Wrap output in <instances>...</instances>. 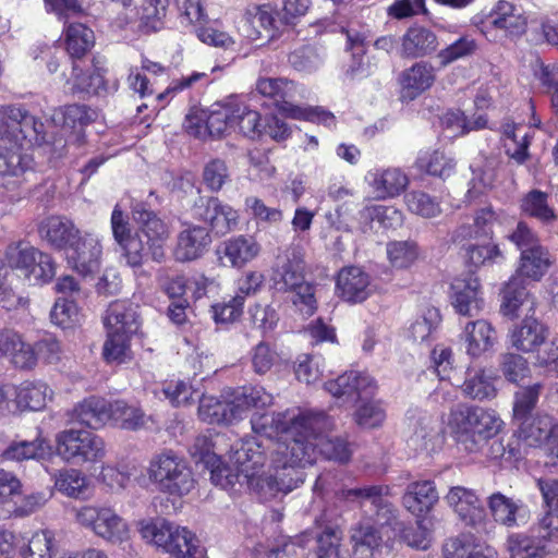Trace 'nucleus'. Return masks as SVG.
Masks as SVG:
<instances>
[{
	"instance_id": "obj_1",
	"label": "nucleus",
	"mask_w": 558,
	"mask_h": 558,
	"mask_svg": "<svg viewBox=\"0 0 558 558\" xmlns=\"http://www.w3.org/2000/svg\"><path fill=\"white\" fill-rule=\"evenodd\" d=\"M49 144L44 123L25 108L7 106L0 109V174L17 175L26 168L22 142Z\"/></svg>"
},
{
	"instance_id": "obj_2",
	"label": "nucleus",
	"mask_w": 558,
	"mask_h": 558,
	"mask_svg": "<svg viewBox=\"0 0 558 558\" xmlns=\"http://www.w3.org/2000/svg\"><path fill=\"white\" fill-rule=\"evenodd\" d=\"M132 214L140 225V231L119 245L126 263L131 267H140L148 255L153 260L161 263L165 259L163 246L169 238L167 225L143 203L136 204Z\"/></svg>"
},
{
	"instance_id": "obj_3",
	"label": "nucleus",
	"mask_w": 558,
	"mask_h": 558,
	"mask_svg": "<svg viewBox=\"0 0 558 558\" xmlns=\"http://www.w3.org/2000/svg\"><path fill=\"white\" fill-rule=\"evenodd\" d=\"M448 423L456 434L458 445L470 453L483 451L502 426L495 411L464 404L450 411Z\"/></svg>"
},
{
	"instance_id": "obj_4",
	"label": "nucleus",
	"mask_w": 558,
	"mask_h": 558,
	"mask_svg": "<svg viewBox=\"0 0 558 558\" xmlns=\"http://www.w3.org/2000/svg\"><path fill=\"white\" fill-rule=\"evenodd\" d=\"M271 281L278 292H293L292 302L305 315L317 308L315 288L305 281L301 248L290 246L278 254L272 268Z\"/></svg>"
},
{
	"instance_id": "obj_5",
	"label": "nucleus",
	"mask_w": 558,
	"mask_h": 558,
	"mask_svg": "<svg viewBox=\"0 0 558 558\" xmlns=\"http://www.w3.org/2000/svg\"><path fill=\"white\" fill-rule=\"evenodd\" d=\"M198 416L208 424H231L241 420L250 408H265L272 403V396L263 387H242L230 401L215 397L197 396Z\"/></svg>"
},
{
	"instance_id": "obj_6",
	"label": "nucleus",
	"mask_w": 558,
	"mask_h": 558,
	"mask_svg": "<svg viewBox=\"0 0 558 558\" xmlns=\"http://www.w3.org/2000/svg\"><path fill=\"white\" fill-rule=\"evenodd\" d=\"M141 536L161 548L172 558H205L195 534L162 518L140 522Z\"/></svg>"
},
{
	"instance_id": "obj_7",
	"label": "nucleus",
	"mask_w": 558,
	"mask_h": 558,
	"mask_svg": "<svg viewBox=\"0 0 558 558\" xmlns=\"http://www.w3.org/2000/svg\"><path fill=\"white\" fill-rule=\"evenodd\" d=\"M148 478L158 492L178 497L189 494L195 484L187 461L172 450H163L151 458Z\"/></svg>"
},
{
	"instance_id": "obj_8",
	"label": "nucleus",
	"mask_w": 558,
	"mask_h": 558,
	"mask_svg": "<svg viewBox=\"0 0 558 558\" xmlns=\"http://www.w3.org/2000/svg\"><path fill=\"white\" fill-rule=\"evenodd\" d=\"M326 421V426L322 428L314 425L288 432L280 440L274 444L271 461L291 463L301 468L313 464L318 457L317 436L332 427V422L327 414Z\"/></svg>"
},
{
	"instance_id": "obj_9",
	"label": "nucleus",
	"mask_w": 558,
	"mask_h": 558,
	"mask_svg": "<svg viewBox=\"0 0 558 558\" xmlns=\"http://www.w3.org/2000/svg\"><path fill=\"white\" fill-rule=\"evenodd\" d=\"M326 413L324 411H302L294 414L290 411L255 413L251 417V426L255 434L265 436L267 442L274 446V438L280 440L288 432L298 430L301 427L326 426Z\"/></svg>"
},
{
	"instance_id": "obj_10",
	"label": "nucleus",
	"mask_w": 558,
	"mask_h": 558,
	"mask_svg": "<svg viewBox=\"0 0 558 558\" xmlns=\"http://www.w3.org/2000/svg\"><path fill=\"white\" fill-rule=\"evenodd\" d=\"M0 262L3 267L19 270L31 284L46 283L56 275L52 257L26 242L8 245Z\"/></svg>"
},
{
	"instance_id": "obj_11",
	"label": "nucleus",
	"mask_w": 558,
	"mask_h": 558,
	"mask_svg": "<svg viewBox=\"0 0 558 558\" xmlns=\"http://www.w3.org/2000/svg\"><path fill=\"white\" fill-rule=\"evenodd\" d=\"M56 449L58 454L76 463L95 462L105 456L104 440L86 429H65L57 434Z\"/></svg>"
},
{
	"instance_id": "obj_12",
	"label": "nucleus",
	"mask_w": 558,
	"mask_h": 558,
	"mask_svg": "<svg viewBox=\"0 0 558 558\" xmlns=\"http://www.w3.org/2000/svg\"><path fill=\"white\" fill-rule=\"evenodd\" d=\"M266 449H269V445H265L257 437L241 439L232 445L229 461L234 473L232 470H226L227 484H235V481L242 478L244 474L260 472L267 459Z\"/></svg>"
},
{
	"instance_id": "obj_13",
	"label": "nucleus",
	"mask_w": 558,
	"mask_h": 558,
	"mask_svg": "<svg viewBox=\"0 0 558 558\" xmlns=\"http://www.w3.org/2000/svg\"><path fill=\"white\" fill-rule=\"evenodd\" d=\"M81 525L97 536L112 543H122L128 537L125 521L110 507L85 506L77 511Z\"/></svg>"
},
{
	"instance_id": "obj_14",
	"label": "nucleus",
	"mask_w": 558,
	"mask_h": 558,
	"mask_svg": "<svg viewBox=\"0 0 558 558\" xmlns=\"http://www.w3.org/2000/svg\"><path fill=\"white\" fill-rule=\"evenodd\" d=\"M21 481L12 473L0 471V520L28 515L41 508L48 500L45 493H32L26 495L21 505L14 500L21 495Z\"/></svg>"
},
{
	"instance_id": "obj_15",
	"label": "nucleus",
	"mask_w": 558,
	"mask_h": 558,
	"mask_svg": "<svg viewBox=\"0 0 558 558\" xmlns=\"http://www.w3.org/2000/svg\"><path fill=\"white\" fill-rule=\"evenodd\" d=\"M181 228L173 250L175 260L186 263L201 258L213 241L209 229L190 221H183Z\"/></svg>"
},
{
	"instance_id": "obj_16",
	"label": "nucleus",
	"mask_w": 558,
	"mask_h": 558,
	"mask_svg": "<svg viewBox=\"0 0 558 558\" xmlns=\"http://www.w3.org/2000/svg\"><path fill=\"white\" fill-rule=\"evenodd\" d=\"M325 389L336 398L355 402L372 397L377 385L367 373L351 369L325 383Z\"/></svg>"
},
{
	"instance_id": "obj_17",
	"label": "nucleus",
	"mask_w": 558,
	"mask_h": 558,
	"mask_svg": "<svg viewBox=\"0 0 558 558\" xmlns=\"http://www.w3.org/2000/svg\"><path fill=\"white\" fill-rule=\"evenodd\" d=\"M450 300L460 315H478L484 306L480 279L471 271L454 278L451 283Z\"/></svg>"
},
{
	"instance_id": "obj_18",
	"label": "nucleus",
	"mask_w": 558,
	"mask_h": 558,
	"mask_svg": "<svg viewBox=\"0 0 558 558\" xmlns=\"http://www.w3.org/2000/svg\"><path fill=\"white\" fill-rule=\"evenodd\" d=\"M184 128L190 135L196 138L220 137L227 129H234L233 107L225 106L214 110L206 119L189 114L186 116Z\"/></svg>"
},
{
	"instance_id": "obj_19",
	"label": "nucleus",
	"mask_w": 558,
	"mask_h": 558,
	"mask_svg": "<svg viewBox=\"0 0 558 558\" xmlns=\"http://www.w3.org/2000/svg\"><path fill=\"white\" fill-rule=\"evenodd\" d=\"M102 248L89 233L80 235L66 253L69 264L83 277L92 276L100 268Z\"/></svg>"
},
{
	"instance_id": "obj_20",
	"label": "nucleus",
	"mask_w": 558,
	"mask_h": 558,
	"mask_svg": "<svg viewBox=\"0 0 558 558\" xmlns=\"http://www.w3.org/2000/svg\"><path fill=\"white\" fill-rule=\"evenodd\" d=\"M338 295L348 303H362L372 293L369 276L360 267L342 268L336 283Z\"/></svg>"
},
{
	"instance_id": "obj_21",
	"label": "nucleus",
	"mask_w": 558,
	"mask_h": 558,
	"mask_svg": "<svg viewBox=\"0 0 558 558\" xmlns=\"http://www.w3.org/2000/svg\"><path fill=\"white\" fill-rule=\"evenodd\" d=\"M389 490L390 488L387 485L355 487L341 489L338 493V498L360 507L369 502L376 509L377 515H383L385 522H388L392 517V505L385 499V496L389 495Z\"/></svg>"
},
{
	"instance_id": "obj_22",
	"label": "nucleus",
	"mask_w": 558,
	"mask_h": 558,
	"mask_svg": "<svg viewBox=\"0 0 558 558\" xmlns=\"http://www.w3.org/2000/svg\"><path fill=\"white\" fill-rule=\"evenodd\" d=\"M439 500L438 490L433 481H415L410 483L402 496L403 507L417 519L429 513Z\"/></svg>"
},
{
	"instance_id": "obj_23",
	"label": "nucleus",
	"mask_w": 558,
	"mask_h": 558,
	"mask_svg": "<svg viewBox=\"0 0 558 558\" xmlns=\"http://www.w3.org/2000/svg\"><path fill=\"white\" fill-rule=\"evenodd\" d=\"M518 425L512 434L520 439L521 449L523 446L539 447L544 444L549 445L551 439L557 436L558 427L551 424L547 417H524L514 420Z\"/></svg>"
},
{
	"instance_id": "obj_24",
	"label": "nucleus",
	"mask_w": 558,
	"mask_h": 558,
	"mask_svg": "<svg viewBox=\"0 0 558 558\" xmlns=\"http://www.w3.org/2000/svg\"><path fill=\"white\" fill-rule=\"evenodd\" d=\"M256 90L266 97L272 98L280 111L288 117L300 119L302 108L291 104L295 95V85L287 78H260L256 84Z\"/></svg>"
},
{
	"instance_id": "obj_25",
	"label": "nucleus",
	"mask_w": 558,
	"mask_h": 558,
	"mask_svg": "<svg viewBox=\"0 0 558 558\" xmlns=\"http://www.w3.org/2000/svg\"><path fill=\"white\" fill-rule=\"evenodd\" d=\"M111 402L100 397H89L77 403L70 412L72 422L97 429L110 421Z\"/></svg>"
},
{
	"instance_id": "obj_26",
	"label": "nucleus",
	"mask_w": 558,
	"mask_h": 558,
	"mask_svg": "<svg viewBox=\"0 0 558 558\" xmlns=\"http://www.w3.org/2000/svg\"><path fill=\"white\" fill-rule=\"evenodd\" d=\"M466 525H475L483 518V507L475 492L463 486L451 487L445 497Z\"/></svg>"
},
{
	"instance_id": "obj_27",
	"label": "nucleus",
	"mask_w": 558,
	"mask_h": 558,
	"mask_svg": "<svg viewBox=\"0 0 558 558\" xmlns=\"http://www.w3.org/2000/svg\"><path fill=\"white\" fill-rule=\"evenodd\" d=\"M437 36L423 26L410 27L402 36L400 56L416 59L428 56L437 50Z\"/></svg>"
},
{
	"instance_id": "obj_28",
	"label": "nucleus",
	"mask_w": 558,
	"mask_h": 558,
	"mask_svg": "<svg viewBox=\"0 0 558 558\" xmlns=\"http://www.w3.org/2000/svg\"><path fill=\"white\" fill-rule=\"evenodd\" d=\"M0 357L10 359L17 368L29 369L35 366L32 345L24 342L13 330H0Z\"/></svg>"
},
{
	"instance_id": "obj_29",
	"label": "nucleus",
	"mask_w": 558,
	"mask_h": 558,
	"mask_svg": "<svg viewBox=\"0 0 558 558\" xmlns=\"http://www.w3.org/2000/svg\"><path fill=\"white\" fill-rule=\"evenodd\" d=\"M547 328L533 317H525L510 336L513 348L522 352H534L547 339Z\"/></svg>"
},
{
	"instance_id": "obj_30",
	"label": "nucleus",
	"mask_w": 558,
	"mask_h": 558,
	"mask_svg": "<svg viewBox=\"0 0 558 558\" xmlns=\"http://www.w3.org/2000/svg\"><path fill=\"white\" fill-rule=\"evenodd\" d=\"M485 24L504 31L506 36L511 38L522 36L527 26L526 19L514 13L513 5L506 1L498 2L496 11L489 14Z\"/></svg>"
},
{
	"instance_id": "obj_31",
	"label": "nucleus",
	"mask_w": 558,
	"mask_h": 558,
	"mask_svg": "<svg viewBox=\"0 0 558 558\" xmlns=\"http://www.w3.org/2000/svg\"><path fill=\"white\" fill-rule=\"evenodd\" d=\"M105 326L107 330L121 333H136L140 328L136 308L126 301L111 303L107 310Z\"/></svg>"
},
{
	"instance_id": "obj_32",
	"label": "nucleus",
	"mask_w": 558,
	"mask_h": 558,
	"mask_svg": "<svg viewBox=\"0 0 558 558\" xmlns=\"http://www.w3.org/2000/svg\"><path fill=\"white\" fill-rule=\"evenodd\" d=\"M51 456V445L40 436L33 440H14L1 453L2 459L13 461L47 460Z\"/></svg>"
},
{
	"instance_id": "obj_33",
	"label": "nucleus",
	"mask_w": 558,
	"mask_h": 558,
	"mask_svg": "<svg viewBox=\"0 0 558 558\" xmlns=\"http://www.w3.org/2000/svg\"><path fill=\"white\" fill-rule=\"evenodd\" d=\"M45 239L56 248H69L81 235L74 223L62 217H50L41 228Z\"/></svg>"
},
{
	"instance_id": "obj_34",
	"label": "nucleus",
	"mask_w": 558,
	"mask_h": 558,
	"mask_svg": "<svg viewBox=\"0 0 558 558\" xmlns=\"http://www.w3.org/2000/svg\"><path fill=\"white\" fill-rule=\"evenodd\" d=\"M487 506L494 520L507 527L518 525V519L524 510V504L521 499H513L497 492L488 497Z\"/></svg>"
},
{
	"instance_id": "obj_35",
	"label": "nucleus",
	"mask_w": 558,
	"mask_h": 558,
	"mask_svg": "<svg viewBox=\"0 0 558 558\" xmlns=\"http://www.w3.org/2000/svg\"><path fill=\"white\" fill-rule=\"evenodd\" d=\"M465 397L477 400H492L497 396L494 378L484 368H468L461 386Z\"/></svg>"
},
{
	"instance_id": "obj_36",
	"label": "nucleus",
	"mask_w": 558,
	"mask_h": 558,
	"mask_svg": "<svg viewBox=\"0 0 558 558\" xmlns=\"http://www.w3.org/2000/svg\"><path fill=\"white\" fill-rule=\"evenodd\" d=\"M464 335L468 342V354L473 357H477L489 350L497 338L492 325L483 319L468 323Z\"/></svg>"
},
{
	"instance_id": "obj_37",
	"label": "nucleus",
	"mask_w": 558,
	"mask_h": 558,
	"mask_svg": "<svg viewBox=\"0 0 558 558\" xmlns=\"http://www.w3.org/2000/svg\"><path fill=\"white\" fill-rule=\"evenodd\" d=\"M527 283L521 280L519 276H512L502 289V301L500 311L505 316L515 317L520 307L530 304L533 307L534 302L530 300Z\"/></svg>"
},
{
	"instance_id": "obj_38",
	"label": "nucleus",
	"mask_w": 558,
	"mask_h": 558,
	"mask_svg": "<svg viewBox=\"0 0 558 558\" xmlns=\"http://www.w3.org/2000/svg\"><path fill=\"white\" fill-rule=\"evenodd\" d=\"M550 265L548 252L541 245L521 253L520 267L513 276L526 282L538 281Z\"/></svg>"
},
{
	"instance_id": "obj_39",
	"label": "nucleus",
	"mask_w": 558,
	"mask_h": 558,
	"mask_svg": "<svg viewBox=\"0 0 558 558\" xmlns=\"http://www.w3.org/2000/svg\"><path fill=\"white\" fill-rule=\"evenodd\" d=\"M259 244L252 236L239 235L223 243V258L232 267L241 268L259 253Z\"/></svg>"
},
{
	"instance_id": "obj_40",
	"label": "nucleus",
	"mask_w": 558,
	"mask_h": 558,
	"mask_svg": "<svg viewBox=\"0 0 558 558\" xmlns=\"http://www.w3.org/2000/svg\"><path fill=\"white\" fill-rule=\"evenodd\" d=\"M353 544V555L359 558H369L375 549L383 543L379 529L369 523H360L351 529L350 535Z\"/></svg>"
},
{
	"instance_id": "obj_41",
	"label": "nucleus",
	"mask_w": 558,
	"mask_h": 558,
	"mask_svg": "<svg viewBox=\"0 0 558 558\" xmlns=\"http://www.w3.org/2000/svg\"><path fill=\"white\" fill-rule=\"evenodd\" d=\"M64 40L70 57L81 59L94 47L95 35L86 25L71 23L65 29Z\"/></svg>"
},
{
	"instance_id": "obj_42",
	"label": "nucleus",
	"mask_w": 558,
	"mask_h": 558,
	"mask_svg": "<svg viewBox=\"0 0 558 558\" xmlns=\"http://www.w3.org/2000/svg\"><path fill=\"white\" fill-rule=\"evenodd\" d=\"M372 177L371 185L379 198L399 195L409 182L407 175L397 168L373 173Z\"/></svg>"
},
{
	"instance_id": "obj_43",
	"label": "nucleus",
	"mask_w": 558,
	"mask_h": 558,
	"mask_svg": "<svg viewBox=\"0 0 558 558\" xmlns=\"http://www.w3.org/2000/svg\"><path fill=\"white\" fill-rule=\"evenodd\" d=\"M147 420V415L138 407L128 404L123 400L111 402L110 421L122 429L137 430L146 425Z\"/></svg>"
},
{
	"instance_id": "obj_44",
	"label": "nucleus",
	"mask_w": 558,
	"mask_h": 558,
	"mask_svg": "<svg viewBox=\"0 0 558 558\" xmlns=\"http://www.w3.org/2000/svg\"><path fill=\"white\" fill-rule=\"evenodd\" d=\"M435 82V73L432 65L417 62L401 74L400 83L412 96H416L428 89Z\"/></svg>"
},
{
	"instance_id": "obj_45",
	"label": "nucleus",
	"mask_w": 558,
	"mask_h": 558,
	"mask_svg": "<svg viewBox=\"0 0 558 558\" xmlns=\"http://www.w3.org/2000/svg\"><path fill=\"white\" fill-rule=\"evenodd\" d=\"M251 24L256 33V39L270 43L279 36L284 22L277 19V13L270 7L260 5L256 8Z\"/></svg>"
},
{
	"instance_id": "obj_46",
	"label": "nucleus",
	"mask_w": 558,
	"mask_h": 558,
	"mask_svg": "<svg viewBox=\"0 0 558 558\" xmlns=\"http://www.w3.org/2000/svg\"><path fill=\"white\" fill-rule=\"evenodd\" d=\"M235 483L246 485L262 501H268L281 493L276 472L272 475L259 474V472L244 474Z\"/></svg>"
},
{
	"instance_id": "obj_47",
	"label": "nucleus",
	"mask_w": 558,
	"mask_h": 558,
	"mask_svg": "<svg viewBox=\"0 0 558 558\" xmlns=\"http://www.w3.org/2000/svg\"><path fill=\"white\" fill-rule=\"evenodd\" d=\"M507 543L511 558H544L547 554L545 544L536 536L517 533L510 535Z\"/></svg>"
},
{
	"instance_id": "obj_48",
	"label": "nucleus",
	"mask_w": 558,
	"mask_h": 558,
	"mask_svg": "<svg viewBox=\"0 0 558 558\" xmlns=\"http://www.w3.org/2000/svg\"><path fill=\"white\" fill-rule=\"evenodd\" d=\"M485 456L492 460H505L508 462L518 461L523 457L520 439L510 435L508 437H493L485 446Z\"/></svg>"
},
{
	"instance_id": "obj_49",
	"label": "nucleus",
	"mask_w": 558,
	"mask_h": 558,
	"mask_svg": "<svg viewBox=\"0 0 558 558\" xmlns=\"http://www.w3.org/2000/svg\"><path fill=\"white\" fill-rule=\"evenodd\" d=\"M445 558H497L489 547L475 545L461 537L450 538L444 546Z\"/></svg>"
},
{
	"instance_id": "obj_50",
	"label": "nucleus",
	"mask_w": 558,
	"mask_h": 558,
	"mask_svg": "<svg viewBox=\"0 0 558 558\" xmlns=\"http://www.w3.org/2000/svg\"><path fill=\"white\" fill-rule=\"evenodd\" d=\"M521 208L526 215L544 223L556 219L554 209L548 205V194L539 190L530 191L522 199Z\"/></svg>"
},
{
	"instance_id": "obj_51",
	"label": "nucleus",
	"mask_w": 558,
	"mask_h": 558,
	"mask_svg": "<svg viewBox=\"0 0 558 558\" xmlns=\"http://www.w3.org/2000/svg\"><path fill=\"white\" fill-rule=\"evenodd\" d=\"M542 390L543 385L535 383L530 386L520 387L514 392L513 421L533 416L532 414L537 405Z\"/></svg>"
},
{
	"instance_id": "obj_52",
	"label": "nucleus",
	"mask_w": 558,
	"mask_h": 558,
	"mask_svg": "<svg viewBox=\"0 0 558 558\" xmlns=\"http://www.w3.org/2000/svg\"><path fill=\"white\" fill-rule=\"evenodd\" d=\"M50 390L45 383H24L16 395L20 407L38 411L46 407Z\"/></svg>"
},
{
	"instance_id": "obj_53",
	"label": "nucleus",
	"mask_w": 558,
	"mask_h": 558,
	"mask_svg": "<svg viewBox=\"0 0 558 558\" xmlns=\"http://www.w3.org/2000/svg\"><path fill=\"white\" fill-rule=\"evenodd\" d=\"M56 488L72 498L85 497L87 481L81 471L75 469L62 470L56 475Z\"/></svg>"
},
{
	"instance_id": "obj_54",
	"label": "nucleus",
	"mask_w": 558,
	"mask_h": 558,
	"mask_svg": "<svg viewBox=\"0 0 558 558\" xmlns=\"http://www.w3.org/2000/svg\"><path fill=\"white\" fill-rule=\"evenodd\" d=\"M326 432H322L317 436V450L328 460H335L341 463L348 462L351 458L352 451L350 444L341 437L325 436Z\"/></svg>"
},
{
	"instance_id": "obj_55",
	"label": "nucleus",
	"mask_w": 558,
	"mask_h": 558,
	"mask_svg": "<svg viewBox=\"0 0 558 558\" xmlns=\"http://www.w3.org/2000/svg\"><path fill=\"white\" fill-rule=\"evenodd\" d=\"M52 121L56 124H62L63 128L75 129L90 123L93 113L87 106L73 104L56 110L52 114Z\"/></svg>"
},
{
	"instance_id": "obj_56",
	"label": "nucleus",
	"mask_w": 558,
	"mask_h": 558,
	"mask_svg": "<svg viewBox=\"0 0 558 558\" xmlns=\"http://www.w3.org/2000/svg\"><path fill=\"white\" fill-rule=\"evenodd\" d=\"M233 123L234 129L238 128L240 133L251 138L259 136L264 128L260 114L243 104L233 107Z\"/></svg>"
},
{
	"instance_id": "obj_57",
	"label": "nucleus",
	"mask_w": 558,
	"mask_h": 558,
	"mask_svg": "<svg viewBox=\"0 0 558 558\" xmlns=\"http://www.w3.org/2000/svg\"><path fill=\"white\" fill-rule=\"evenodd\" d=\"M68 83L72 85L73 94H98L99 89L104 87L105 81L98 71L85 73L76 62H73L72 78Z\"/></svg>"
},
{
	"instance_id": "obj_58",
	"label": "nucleus",
	"mask_w": 558,
	"mask_h": 558,
	"mask_svg": "<svg viewBox=\"0 0 558 558\" xmlns=\"http://www.w3.org/2000/svg\"><path fill=\"white\" fill-rule=\"evenodd\" d=\"M408 209L424 218H434L441 213L438 199L423 191H411L404 196Z\"/></svg>"
},
{
	"instance_id": "obj_59",
	"label": "nucleus",
	"mask_w": 558,
	"mask_h": 558,
	"mask_svg": "<svg viewBox=\"0 0 558 558\" xmlns=\"http://www.w3.org/2000/svg\"><path fill=\"white\" fill-rule=\"evenodd\" d=\"M170 0H144L141 7V25L146 32H156L162 25Z\"/></svg>"
},
{
	"instance_id": "obj_60",
	"label": "nucleus",
	"mask_w": 558,
	"mask_h": 558,
	"mask_svg": "<svg viewBox=\"0 0 558 558\" xmlns=\"http://www.w3.org/2000/svg\"><path fill=\"white\" fill-rule=\"evenodd\" d=\"M132 333H121L107 330V340L104 343L102 356L107 362L122 363L130 351Z\"/></svg>"
},
{
	"instance_id": "obj_61",
	"label": "nucleus",
	"mask_w": 558,
	"mask_h": 558,
	"mask_svg": "<svg viewBox=\"0 0 558 558\" xmlns=\"http://www.w3.org/2000/svg\"><path fill=\"white\" fill-rule=\"evenodd\" d=\"M360 216L365 221H377L384 228H397L402 223V213L393 206H365Z\"/></svg>"
},
{
	"instance_id": "obj_62",
	"label": "nucleus",
	"mask_w": 558,
	"mask_h": 558,
	"mask_svg": "<svg viewBox=\"0 0 558 558\" xmlns=\"http://www.w3.org/2000/svg\"><path fill=\"white\" fill-rule=\"evenodd\" d=\"M271 465L274 471H276L282 494L292 492L301 486L305 481V468L291 463H277L276 461H271Z\"/></svg>"
},
{
	"instance_id": "obj_63",
	"label": "nucleus",
	"mask_w": 558,
	"mask_h": 558,
	"mask_svg": "<svg viewBox=\"0 0 558 558\" xmlns=\"http://www.w3.org/2000/svg\"><path fill=\"white\" fill-rule=\"evenodd\" d=\"M387 254L393 267L403 269L416 260L418 252L412 241H396L387 245Z\"/></svg>"
},
{
	"instance_id": "obj_64",
	"label": "nucleus",
	"mask_w": 558,
	"mask_h": 558,
	"mask_svg": "<svg viewBox=\"0 0 558 558\" xmlns=\"http://www.w3.org/2000/svg\"><path fill=\"white\" fill-rule=\"evenodd\" d=\"M477 48L474 39L460 37L458 40L441 49L437 53V60L441 68H446L452 62L472 56Z\"/></svg>"
}]
</instances>
